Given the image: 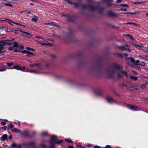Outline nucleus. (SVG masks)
Instances as JSON below:
<instances>
[{
    "mask_svg": "<svg viewBox=\"0 0 148 148\" xmlns=\"http://www.w3.org/2000/svg\"><path fill=\"white\" fill-rule=\"evenodd\" d=\"M41 146L42 147H44V148H46L47 147V146L46 145L44 144H43V143L41 144Z\"/></svg>",
    "mask_w": 148,
    "mask_h": 148,
    "instance_id": "nucleus-45",
    "label": "nucleus"
},
{
    "mask_svg": "<svg viewBox=\"0 0 148 148\" xmlns=\"http://www.w3.org/2000/svg\"><path fill=\"white\" fill-rule=\"evenodd\" d=\"M133 88H134V87H130L128 88V89H129V90H134V88L133 89Z\"/></svg>",
    "mask_w": 148,
    "mask_h": 148,
    "instance_id": "nucleus-48",
    "label": "nucleus"
},
{
    "mask_svg": "<svg viewBox=\"0 0 148 148\" xmlns=\"http://www.w3.org/2000/svg\"><path fill=\"white\" fill-rule=\"evenodd\" d=\"M121 73L127 77H128L129 75H130L129 73H127L126 71H123L121 68Z\"/></svg>",
    "mask_w": 148,
    "mask_h": 148,
    "instance_id": "nucleus-15",
    "label": "nucleus"
},
{
    "mask_svg": "<svg viewBox=\"0 0 148 148\" xmlns=\"http://www.w3.org/2000/svg\"><path fill=\"white\" fill-rule=\"evenodd\" d=\"M23 71H26L28 72V70L27 69V70H25V66H23V68H22V70H21Z\"/></svg>",
    "mask_w": 148,
    "mask_h": 148,
    "instance_id": "nucleus-40",
    "label": "nucleus"
},
{
    "mask_svg": "<svg viewBox=\"0 0 148 148\" xmlns=\"http://www.w3.org/2000/svg\"><path fill=\"white\" fill-rule=\"evenodd\" d=\"M141 49L143 50L145 52H147V53H148V49L146 47H145L143 46H142V49Z\"/></svg>",
    "mask_w": 148,
    "mask_h": 148,
    "instance_id": "nucleus-20",
    "label": "nucleus"
},
{
    "mask_svg": "<svg viewBox=\"0 0 148 148\" xmlns=\"http://www.w3.org/2000/svg\"><path fill=\"white\" fill-rule=\"evenodd\" d=\"M51 143V145L50 146V148H55V146L54 145V144H55L53 142L52 143Z\"/></svg>",
    "mask_w": 148,
    "mask_h": 148,
    "instance_id": "nucleus-32",
    "label": "nucleus"
},
{
    "mask_svg": "<svg viewBox=\"0 0 148 148\" xmlns=\"http://www.w3.org/2000/svg\"><path fill=\"white\" fill-rule=\"evenodd\" d=\"M27 51L26 50H24L22 51V52L23 53H27Z\"/></svg>",
    "mask_w": 148,
    "mask_h": 148,
    "instance_id": "nucleus-59",
    "label": "nucleus"
},
{
    "mask_svg": "<svg viewBox=\"0 0 148 148\" xmlns=\"http://www.w3.org/2000/svg\"><path fill=\"white\" fill-rule=\"evenodd\" d=\"M73 5H74L76 7L78 8L80 6V4L79 3H73Z\"/></svg>",
    "mask_w": 148,
    "mask_h": 148,
    "instance_id": "nucleus-27",
    "label": "nucleus"
},
{
    "mask_svg": "<svg viewBox=\"0 0 148 148\" xmlns=\"http://www.w3.org/2000/svg\"><path fill=\"white\" fill-rule=\"evenodd\" d=\"M5 20H6L5 21L6 22L10 24L12 26H13V25L12 24V23H13V22L12 21H10L9 19H5Z\"/></svg>",
    "mask_w": 148,
    "mask_h": 148,
    "instance_id": "nucleus-22",
    "label": "nucleus"
},
{
    "mask_svg": "<svg viewBox=\"0 0 148 148\" xmlns=\"http://www.w3.org/2000/svg\"><path fill=\"white\" fill-rule=\"evenodd\" d=\"M129 5H126L125 4H121V6L123 7H128Z\"/></svg>",
    "mask_w": 148,
    "mask_h": 148,
    "instance_id": "nucleus-36",
    "label": "nucleus"
},
{
    "mask_svg": "<svg viewBox=\"0 0 148 148\" xmlns=\"http://www.w3.org/2000/svg\"><path fill=\"white\" fill-rule=\"evenodd\" d=\"M13 69L18 70H22V67L18 65H15L13 67Z\"/></svg>",
    "mask_w": 148,
    "mask_h": 148,
    "instance_id": "nucleus-11",
    "label": "nucleus"
},
{
    "mask_svg": "<svg viewBox=\"0 0 148 148\" xmlns=\"http://www.w3.org/2000/svg\"><path fill=\"white\" fill-rule=\"evenodd\" d=\"M128 56V55L126 53H123L121 54V57H123L125 58H127Z\"/></svg>",
    "mask_w": 148,
    "mask_h": 148,
    "instance_id": "nucleus-24",
    "label": "nucleus"
},
{
    "mask_svg": "<svg viewBox=\"0 0 148 148\" xmlns=\"http://www.w3.org/2000/svg\"><path fill=\"white\" fill-rule=\"evenodd\" d=\"M100 147L98 146L95 145L94 147V148H100Z\"/></svg>",
    "mask_w": 148,
    "mask_h": 148,
    "instance_id": "nucleus-55",
    "label": "nucleus"
},
{
    "mask_svg": "<svg viewBox=\"0 0 148 148\" xmlns=\"http://www.w3.org/2000/svg\"><path fill=\"white\" fill-rule=\"evenodd\" d=\"M27 49H29V50H33V51H34V50L33 49H31V48H29V47L27 48Z\"/></svg>",
    "mask_w": 148,
    "mask_h": 148,
    "instance_id": "nucleus-64",
    "label": "nucleus"
},
{
    "mask_svg": "<svg viewBox=\"0 0 148 148\" xmlns=\"http://www.w3.org/2000/svg\"><path fill=\"white\" fill-rule=\"evenodd\" d=\"M65 140L70 143H72L73 142L71 140L69 139H66Z\"/></svg>",
    "mask_w": 148,
    "mask_h": 148,
    "instance_id": "nucleus-42",
    "label": "nucleus"
},
{
    "mask_svg": "<svg viewBox=\"0 0 148 148\" xmlns=\"http://www.w3.org/2000/svg\"><path fill=\"white\" fill-rule=\"evenodd\" d=\"M38 43L41 44L42 45H48V44L46 43H42L38 41Z\"/></svg>",
    "mask_w": 148,
    "mask_h": 148,
    "instance_id": "nucleus-35",
    "label": "nucleus"
},
{
    "mask_svg": "<svg viewBox=\"0 0 148 148\" xmlns=\"http://www.w3.org/2000/svg\"><path fill=\"white\" fill-rule=\"evenodd\" d=\"M127 11V9L125 8H121V11Z\"/></svg>",
    "mask_w": 148,
    "mask_h": 148,
    "instance_id": "nucleus-50",
    "label": "nucleus"
},
{
    "mask_svg": "<svg viewBox=\"0 0 148 148\" xmlns=\"http://www.w3.org/2000/svg\"><path fill=\"white\" fill-rule=\"evenodd\" d=\"M66 148H74V147L73 146H70Z\"/></svg>",
    "mask_w": 148,
    "mask_h": 148,
    "instance_id": "nucleus-57",
    "label": "nucleus"
},
{
    "mask_svg": "<svg viewBox=\"0 0 148 148\" xmlns=\"http://www.w3.org/2000/svg\"><path fill=\"white\" fill-rule=\"evenodd\" d=\"M131 40H132L131 44H132L133 46V44H135V43H137V41L134 38H132Z\"/></svg>",
    "mask_w": 148,
    "mask_h": 148,
    "instance_id": "nucleus-23",
    "label": "nucleus"
},
{
    "mask_svg": "<svg viewBox=\"0 0 148 148\" xmlns=\"http://www.w3.org/2000/svg\"><path fill=\"white\" fill-rule=\"evenodd\" d=\"M38 19V17L34 15L32 18V21L34 22H36Z\"/></svg>",
    "mask_w": 148,
    "mask_h": 148,
    "instance_id": "nucleus-16",
    "label": "nucleus"
},
{
    "mask_svg": "<svg viewBox=\"0 0 148 148\" xmlns=\"http://www.w3.org/2000/svg\"><path fill=\"white\" fill-rule=\"evenodd\" d=\"M133 46L139 49H141L142 46L136 44H133Z\"/></svg>",
    "mask_w": 148,
    "mask_h": 148,
    "instance_id": "nucleus-18",
    "label": "nucleus"
},
{
    "mask_svg": "<svg viewBox=\"0 0 148 148\" xmlns=\"http://www.w3.org/2000/svg\"><path fill=\"white\" fill-rule=\"evenodd\" d=\"M13 43L8 42L7 40L0 41V53H3L4 51H3L4 46L6 45H11Z\"/></svg>",
    "mask_w": 148,
    "mask_h": 148,
    "instance_id": "nucleus-2",
    "label": "nucleus"
},
{
    "mask_svg": "<svg viewBox=\"0 0 148 148\" xmlns=\"http://www.w3.org/2000/svg\"><path fill=\"white\" fill-rule=\"evenodd\" d=\"M51 56L52 57V58H54L56 57V56L54 54H51Z\"/></svg>",
    "mask_w": 148,
    "mask_h": 148,
    "instance_id": "nucleus-54",
    "label": "nucleus"
},
{
    "mask_svg": "<svg viewBox=\"0 0 148 148\" xmlns=\"http://www.w3.org/2000/svg\"><path fill=\"white\" fill-rule=\"evenodd\" d=\"M20 50L19 49H15L13 51L14 52H17L20 51Z\"/></svg>",
    "mask_w": 148,
    "mask_h": 148,
    "instance_id": "nucleus-43",
    "label": "nucleus"
},
{
    "mask_svg": "<svg viewBox=\"0 0 148 148\" xmlns=\"http://www.w3.org/2000/svg\"><path fill=\"white\" fill-rule=\"evenodd\" d=\"M8 136L7 134H4L0 138V140L2 141H4L5 140H8Z\"/></svg>",
    "mask_w": 148,
    "mask_h": 148,
    "instance_id": "nucleus-6",
    "label": "nucleus"
},
{
    "mask_svg": "<svg viewBox=\"0 0 148 148\" xmlns=\"http://www.w3.org/2000/svg\"><path fill=\"white\" fill-rule=\"evenodd\" d=\"M6 65L8 66H11L13 65V63H6Z\"/></svg>",
    "mask_w": 148,
    "mask_h": 148,
    "instance_id": "nucleus-29",
    "label": "nucleus"
},
{
    "mask_svg": "<svg viewBox=\"0 0 148 148\" xmlns=\"http://www.w3.org/2000/svg\"><path fill=\"white\" fill-rule=\"evenodd\" d=\"M128 58L130 59V60L131 62L132 63H133L134 64V63L135 62V60L133 58L129 57Z\"/></svg>",
    "mask_w": 148,
    "mask_h": 148,
    "instance_id": "nucleus-30",
    "label": "nucleus"
},
{
    "mask_svg": "<svg viewBox=\"0 0 148 148\" xmlns=\"http://www.w3.org/2000/svg\"><path fill=\"white\" fill-rule=\"evenodd\" d=\"M22 35L27 37H30L31 36L30 34L28 32H23Z\"/></svg>",
    "mask_w": 148,
    "mask_h": 148,
    "instance_id": "nucleus-10",
    "label": "nucleus"
},
{
    "mask_svg": "<svg viewBox=\"0 0 148 148\" xmlns=\"http://www.w3.org/2000/svg\"><path fill=\"white\" fill-rule=\"evenodd\" d=\"M140 62V61L138 60H137L136 61H135V62L134 63V64L136 65H139V63Z\"/></svg>",
    "mask_w": 148,
    "mask_h": 148,
    "instance_id": "nucleus-33",
    "label": "nucleus"
},
{
    "mask_svg": "<svg viewBox=\"0 0 148 148\" xmlns=\"http://www.w3.org/2000/svg\"><path fill=\"white\" fill-rule=\"evenodd\" d=\"M92 146V145L91 144H89L87 145V146L88 147H91Z\"/></svg>",
    "mask_w": 148,
    "mask_h": 148,
    "instance_id": "nucleus-62",
    "label": "nucleus"
},
{
    "mask_svg": "<svg viewBox=\"0 0 148 148\" xmlns=\"http://www.w3.org/2000/svg\"><path fill=\"white\" fill-rule=\"evenodd\" d=\"M14 127V126L13 125H12V124H10L9 126V128L8 129H12V128H13Z\"/></svg>",
    "mask_w": 148,
    "mask_h": 148,
    "instance_id": "nucleus-39",
    "label": "nucleus"
},
{
    "mask_svg": "<svg viewBox=\"0 0 148 148\" xmlns=\"http://www.w3.org/2000/svg\"><path fill=\"white\" fill-rule=\"evenodd\" d=\"M67 2H68V3H69V4H73V3L72 2H71V1H68V0L67 1Z\"/></svg>",
    "mask_w": 148,
    "mask_h": 148,
    "instance_id": "nucleus-51",
    "label": "nucleus"
},
{
    "mask_svg": "<svg viewBox=\"0 0 148 148\" xmlns=\"http://www.w3.org/2000/svg\"><path fill=\"white\" fill-rule=\"evenodd\" d=\"M98 8H93L91 7H90V9L91 10H98Z\"/></svg>",
    "mask_w": 148,
    "mask_h": 148,
    "instance_id": "nucleus-37",
    "label": "nucleus"
},
{
    "mask_svg": "<svg viewBox=\"0 0 148 148\" xmlns=\"http://www.w3.org/2000/svg\"><path fill=\"white\" fill-rule=\"evenodd\" d=\"M7 127L5 126H4L2 127V129L4 130H7Z\"/></svg>",
    "mask_w": 148,
    "mask_h": 148,
    "instance_id": "nucleus-52",
    "label": "nucleus"
},
{
    "mask_svg": "<svg viewBox=\"0 0 148 148\" xmlns=\"http://www.w3.org/2000/svg\"><path fill=\"white\" fill-rule=\"evenodd\" d=\"M132 71V72L133 73H134V74H135V75H138V73H137V72H135V71Z\"/></svg>",
    "mask_w": 148,
    "mask_h": 148,
    "instance_id": "nucleus-58",
    "label": "nucleus"
},
{
    "mask_svg": "<svg viewBox=\"0 0 148 148\" xmlns=\"http://www.w3.org/2000/svg\"><path fill=\"white\" fill-rule=\"evenodd\" d=\"M143 3V2H140H140H136L135 3H134L135 4H141V3Z\"/></svg>",
    "mask_w": 148,
    "mask_h": 148,
    "instance_id": "nucleus-63",
    "label": "nucleus"
},
{
    "mask_svg": "<svg viewBox=\"0 0 148 148\" xmlns=\"http://www.w3.org/2000/svg\"><path fill=\"white\" fill-rule=\"evenodd\" d=\"M27 70H28V72L36 73H38V72L36 70H29L28 69H27Z\"/></svg>",
    "mask_w": 148,
    "mask_h": 148,
    "instance_id": "nucleus-25",
    "label": "nucleus"
},
{
    "mask_svg": "<svg viewBox=\"0 0 148 148\" xmlns=\"http://www.w3.org/2000/svg\"><path fill=\"white\" fill-rule=\"evenodd\" d=\"M140 11H137L135 12H125V13H122V14H131L132 15H138L140 14Z\"/></svg>",
    "mask_w": 148,
    "mask_h": 148,
    "instance_id": "nucleus-5",
    "label": "nucleus"
},
{
    "mask_svg": "<svg viewBox=\"0 0 148 148\" xmlns=\"http://www.w3.org/2000/svg\"><path fill=\"white\" fill-rule=\"evenodd\" d=\"M43 40H42V42H44L45 41H47L49 40V39H44L43 38V39H42Z\"/></svg>",
    "mask_w": 148,
    "mask_h": 148,
    "instance_id": "nucleus-56",
    "label": "nucleus"
},
{
    "mask_svg": "<svg viewBox=\"0 0 148 148\" xmlns=\"http://www.w3.org/2000/svg\"><path fill=\"white\" fill-rule=\"evenodd\" d=\"M0 68H1V69H0V72L5 71L7 70L6 66L5 65H4L3 66L1 67Z\"/></svg>",
    "mask_w": 148,
    "mask_h": 148,
    "instance_id": "nucleus-12",
    "label": "nucleus"
},
{
    "mask_svg": "<svg viewBox=\"0 0 148 148\" xmlns=\"http://www.w3.org/2000/svg\"><path fill=\"white\" fill-rule=\"evenodd\" d=\"M14 47L13 46L12 47H9V49L10 51H12L14 49Z\"/></svg>",
    "mask_w": 148,
    "mask_h": 148,
    "instance_id": "nucleus-41",
    "label": "nucleus"
},
{
    "mask_svg": "<svg viewBox=\"0 0 148 148\" xmlns=\"http://www.w3.org/2000/svg\"><path fill=\"white\" fill-rule=\"evenodd\" d=\"M132 24H133L132 23V22H128V23H124L123 24V25H125L126 24H130V25H132Z\"/></svg>",
    "mask_w": 148,
    "mask_h": 148,
    "instance_id": "nucleus-46",
    "label": "nucleus"
},
{
    "mask_svg": "<svg viewBox=\"0 0 148 148\" xmlns=\"http://www.w3.org/2000/svg\"><path fill=\"white\" fill-rule=\"evenodd\" d=\"M12 131V132H14L16 133H20V131L16 128H14L11 129Z\"/></svg>",
    "mask_w": 148,
    "mask_h": 148,
    "instance_id": "nucleus-13",
    "label": "nucleus"
},
{
    "mask_svg": "<svg viewBox=\"0 0 148 148\" xmlns=\"http://www.w3.org/2000/svg\"><path fill=\"white\" fill-rule=\"evenodd\" d=\"M147 83H146L145 84H142L141 85V88L143 89H145L146 87V85H147Z\"/></svg>",
    "mask_w": 148,
    "mask_h": 148,
    "instance_id": "nucleus-31",
    "label": "nucleus"
},
{
    "mask_svg": "<svg viewBox=\"0 0 148 148\" xmlns=\"http://www.w3.org/2000/svg\"><path fill=\"white\" fill-rule=\"evenodd\" d=\"M57 138L56 136L54 135L53 137H51V140H50V143H52L53 142L55 144H60L62 142L63 140H57L56 138Z\"/></svg>",
    "mask_w": 148,
    "mask_h": 148,
    "instance_id": "nucleus-3",
    "label": "nucleus"
},
{
    "mask_svg": "<svg viewBox=\"0 0 148 148\" xmlns=\"http://www.w3.org/2000/svg\"><path fill=\"white\" fill-rule=\"evenodd\" d=\"M123 35L124 36H127V37H129L131 39H132V38H134L132 35H130V34H123Z\"/></svg>",
    "mask_w": 148,
    "mask_h": 148,
    "instance_id": "nucleus-21",
    "label": "nucleus"
},
{
    "mask_svg": "<svg viewBox=\"0 0 148 148\" xmlns=\"http://www.w3.org/2000/svg\"><path fill=\"white\" fill-rule=\"evenodd\" d=\"M120 67L119 66L116 65L115 67L110 70L108 72V75L110 77H113V74L116 75L118 76H119V74H118V72L120 70Z\"/></svg>",
    "mask_w": 148,
    "mask_h": 148,
    "instance_id": "nucleus-1",
    "label": "nucleus"
},
{
    "mask_svg": "<svg viewBox=\"0 0 148 148\" xmlns=\"http://www.w3.org/2000/svg\"><path fill=\"white\" fill-rule=\"evenodd\" d=\"M36 66H37L38 67H40L41 66V64H31L30 66L32 67H33Z\"/></svg>",
    "mask_w": 148,
    "mask_h": 148,
    "instance_id": "nucleus-19",
    "label": "nucleus"
},
{
    "mask_svg": "<svg viewBox=\"0 0 148 148\" xmlns=\"http://www.w3.org/2000/svg\"><path fill=\"white\" fill-rule=\"evenodd\" d=\"M44 25H54L55 26H57L55 23L54 22H51L48 23H44Z\"/></svg>",
    "mask_w": 148,
    "mask_h": 148,
    "instance_id": "nucleus-14",
    "label": "nucleus"
},
{
    "mask_svg": "<svg viewBox=\"0 0 148 148\" xmlns=\"http://www.w3.org/2000/svg\"><path fill=\"white\" fill-rule=\"evenodd\" d=\"M27 54L28 55H32L33 54L32 53L28 51H27Z\"/></svg>",
    "mask_w": 148,
    "mask_h": 148,
    "instance_id": "nucleus-47",
    "label": "nucleus"
},
{
    "mask_svg": "<svg viewBox=\"0 0 148 148\" xmlns=\"http://www.w3.org/2000/svg\"><path fill=\"white\" fill-rule=\"evenodd\" d=\"M48 133L46 132H42L41 135L42 136H45L47 135Z\"/></svg>",
    "mask_w": 148,
    "mask_h": 148,
    "instance_id": "nucleus-26",
    "label": "nucleus"
},
{
    "mask_svg": "<svg viewBox=\"0 0 148 148\" xmlns=\"http://www.w3.org/2000/svg\"><path fill=\"white\" fill-rule=\"evenodd\" d=\"M128 107L133 110H135L137 108V106L133 105H128Z\"/></svg>",
    "mask_w": 148,
    "mask_h": 148,
    "instance_id": "nucleus-7",
    "label": "nucleus"
},
{
    "mask_svg": "<svg viewBox=\"0 0 148 148\" xmlns=\"http://www.w3.org/2000/svg\"><path fill=\"white\" fill-rule=\"evenodd\" d=\"M107 101L109 103H113L114 102V100L110 97H108L106 98Z\"/></svg>",
    "mask_w": 148,
    "mask_h": 148,
    "instance_id": "nucleus-9",
    "label": "nucleus"
},
{
    "mask_svg": "<svg viewBox=\"0 0 148 148\" xmlns=\"http://www.w3.org/2000/svg\"><path fill=\"white\" fill-rule=\"evenodd\" d=\"M129 76L130 79H133L134 80L136 81V80H137L138 79V77H134L133 76H132L131 75H129Z\"/></svg>",
    "mask_w": 148,
    "mask_h": 148,
    "instance_id": "nucleus-17",
    "label": "nucleus"
},
{
    "mask_svg": "<svg viewBox=\"0 0 148 148\" xmlns=\"http://www.w3.org/2000/svg\"><path fill=\"white\" fill-rule=\"evenodd\" d=\"M138 57L139 58V59H142V60H145V59H146V58H145L143 57L140 55H139L138 56Z\"/></svg>",
    "mask_w": 148,
    "mask_h": 148,
    "instance_id": "nucleus-34",
    "label": "nucleus"
},
{
    "mask_svg": "<svg viewBox=\"0 0 148 148\" xmlns=\"http://www.w3.org/2000/svg\"><path fill=\"white\" fill-rule=\"evenodd\" d=\"M126 50L130 52L132 51L130 47L127 45H125L124 46H121V50Z\"/></svg>",
    "mask_w": 148,
    "mask_h": 148,
    "instance_id": "nucleus-4",
    "label": "nucleus"
},
{
    "mask_svg": "<svg viewBox=\"0 0 148 148\" xmlns=\"http://www.w3.org/2000/svg\"><path fill=\"white\" fill-rule=\"evenodd\" d=\"M132 23L133 24H132V25H135V26H138V24L136 23Z\"/></svg>",
    "mask_w": 148,
    "mask_h": 148,
    "instance_id": "nucleus-60",
    "label": "nucleus"
},
{
    "mask_svg": "<svg viewBox=\"0 0 148 148\" xmlns=\"http://www.w3.org/2000/svg\"><path fill=\"white\" fill-rule=\"evenodd\" d=\"M5 5H6V6H10V7H12V5L11 4H9V3H6L5 4Z\"/></svg>",
    "mask_w": 148,
    "mask_h": 148,
    "instance_id": "nucleus-44",
    "label": "nucleus"
},
{
    "mask_svg": "<svg viewBox=\"0 0 148 148\" xmlns=\"http://www.w3.org/2000/svg\"><path fill=\"white\" fill-rule=\"evenodd\" d=\"M12 146L13 147H16L17 148H21L22 145L21 144L17 145L16 143H13L12 144Z\"/></svg>",
    "mask_w": 148,
    "mask_h": 148,
    "instance_id": "nucleus-8",
    "label": "nucleus"
},
{
    "mask_svg": "<svg viewBox=\"0 0 148 148\" xmlns=\"http://www.w3.org/2000/svg\"><path fill=\"white\" fill-rule=\"evenodd\" d=\"M1 124L3 125H5L6 123L5 122H3H3H1Z\"/></svg>",
    "mask_w": 148,
    "mask_h": 148,
    "instance_id": "nucleus-49",
    "label": "nucleus"
},
{
    "mask_svg": "<svg viewBox=\"0 0 148 148\" xmlns=\"http://www.w3.org/2000/svg\"><path fill=\"white\" fill-rule=\"evenodd\" d=\"M139 65L142 66H145V64L144 62H141L139 64Z\"/></svg>",
    "mask_w": 148,
    "mask_h": 148,
    "instance_id": "nucleus-28",
    "label": "nucleus"
},
{
    "mask_svg": "<svg viewBox=\"0 0 148 148\" xmlns=\"http://www.w3.org/2000/svg\"><path fill=\"white\" fill-rule=\"evenodd\" d=\"M85 5H82L81 8H85Z\"/></svg>",
    "mask_w": 148,
    "mask_h": 148,
    "instance_id": "nucleus-61",
    "label": "nucleus"
},
{
    "mask_svg": "<svg viewBox=\"0 0 148 148\" xmlns=\"http://www.w3.org/2000/svg\"><path fill=\"white\" fill-rule=\"evenodd\" d=\"M105 148H111V147L110 145H107L105 147Z\"/></svg>",
    "mask_w": 148,
    "mask_h": 148,
    "instance_id": "nucleus-53",
    "label": "nucleus"
},
{
    "mask_svg": "<svg viewBox=\"0 0 148 148\" xmlns=\"http://www.w3.org/2000/svg\"><path fill=\"white\" fill-rule=\"evenodd\" d=\"M14 47H18V43L16 42H14V44L13 45Z\"/></svg>",
    "mask_w": 148,
    "mask_h": 148,
    "instance_id": "nucleus-38",
    "label": "nucleus"
}]
</instances>
